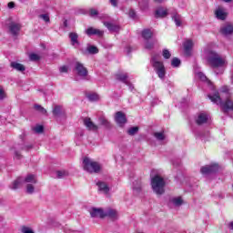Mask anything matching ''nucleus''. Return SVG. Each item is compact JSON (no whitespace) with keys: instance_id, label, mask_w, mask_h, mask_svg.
I'll return each mask as SVG.
<instances>
[{"instance_id":"nucleus-1","label":"nucleus","mask_w":233,"mask_h":233,"mask_svg":"<svg viewBox=\"0 0 233 233\" xmlns=\"http://www.w3.org/2000/svg\"><path fill=\"white\" fill-rule=\"evenodd\" d=\"M208 97L216 105H220L224 110V113L228 110H233V102L230 100V90L228 86H225L221 88L220 93L213 91Z\"/></svg>"},{"instance_id":"nucleus-2","label":"nucleus","mask_w":233,"mask_h":233,"mask_svg":"<svg viewBox=\"0 0 233 233\" xmlns=\"http://www.w3.org/2000/svg\"><path fill=\"white\" fill-rule=\"evenodd\" d=\"M207 59L208 63L213 68H220L228 65V62H227V57L222 56L221 55L218 54V52L212 50L208 51Z\"/></svg>"},{"instance_id":"nucleus-3","label":"nucleus","mask_w":233,"mask_h":233,"mask_svg":"<svg viewBox=\"0 0 233 233\" xmlns=\"http://www.w3.org/2000/svg\"><path fill=\"white\" fill-rule=\"evenodd\" d=\"M84 170L89 172V174H99L101 172L103 166L97 162L94 161L92 158L85 157L83 160Z\"/></svg>"},{"instance_id":"nucleus-4","label":"nucleus","mask_w":233,"mask_h":233,"mask_svg":"<svg viewBox=\"0 0 233 233\" xmlns=\"http://www.w3.org/2000/svg\"><path fill=\"white\" fill-rule=\"evenodd\" d=\"M165 178L159 175H156L151 178V187L157 196H162V194H165Z\"/></svg>"},{"instance_id":"nucleus-5","label":"nucleus","mask_w":233,"mask_h":233,"mask_svg":"<svg viewBox=\"0 0 233 233\" xmlns=\"http://www.w3.org/2000/svg\"><path fill=\"white\" fill-rule=\"evenodd\" d=\"M151 65L159 79H165V76H167V69H165L163 62L159 61V55L152 56Z\"/></svg>"},{"instance_id":"nucleus-6","label":"nucleus","mask_w":233,"mask_h":233,"mask_svg":"<svg viewBox=\"0 0 233 233\" xmlns=\"http://www.w3.org/2000/svg\"><path fill=\"white\" fill-rule=\"evenodd\" d=\"M75 69L76 70L77 76H79V77H82V79H85V77L88 76V70L80 62H76L75 64Z\"/></svg>"},{"instance_id":"nucleus-7","label":"nucleus","mask_w":233,"mask_h":233,"mask_svg":"<svg viewBox=\"0 0 233 233\" xmlns=\"http://www.w3.org/2000/svg\"><path fill=\"white\" fill-rule=\"evenodd\" d=\"M219 170V166L218 164H212L209 166H205L201 167L200 172L201 174H205L206 176H208V174H214Z\"/></svg>"},{"instance_id":"nucleus-8","label":"nucleus","mask_w":233,"mask_h":233,"mask_svg":"<svg viewBox=\"0 0 233 233\" xmlns=\"http://www.w3.org/2000/svg\"><path fill=\"white\" fill-rule=\"evenodd\" d=\"M115 121L118 127H125V125H127V115L121 111L116 112L115 116Z\"/></svg>"},{"instance_id":"nucleus-9","label":"nucleus","mask_w":233,"mask_h":233,"mask_svg":"<svg viewBox=\"0 0 233 233\" xmlns=\"http://www.w3.org/2000/svg\"><path fill=\"white\" fill-rule=\"evenodd\" d=\"M89 212L91 218H105V211L103 208H92Z\"/></svg>"},{"instance_id":"nucleus-10","label":"nucleus","mask_w":233,"mask_h":233,"mask_svg":"<svg viewBox=\"0 0 233 233\" xmlns=\"http://www.w3.org/2000/svg\"><path fill=\"white\" fill-rule=\"evenodd\" d=\"M25 183V178L22 177H17L13 183L9 186L11 190H17V188H21L23 184Z\"/></svg>"},{"instance_id":"nucleus-11","label":"nucleus","mask_w":233,"mask_h":233,"mask_svg":"<svg viewBox=\"0 0 233 233\" xmlns=\"http://www.w3.org/2000/svg\"><path fill=\"white\" fill-rule=\"evenodd\" d=\"M84 125L85 127H86V128H88V130L96 131L99 128L97 125L94 124V122H92V119H90L89 117L84 118Z\"/></svg>"},{"instance_id":"nucleus-12","label":"nucleus","mask_w":233,"mask_h":233,"mask_svg":"<svg viewBox=\"0 0 233 233\" xmlns=\"http://www.w3.org/2000/svg\"><path fill=\"white\" fill-rule=\"evenodd\" d=\"M220 32L223 34V35H230L233 34V25L230 24H226L220 28Z\"/></svg>"},{"instance_id":"nucleus-13","label":"nucleus","mask_w":233,"mask_h":233,"mask_svg":"<svg viewBox=\"0 0 233 233\" xmlns=\"http://www.w3.org/2000/svg\"><path fill=\"white\" fill-rule=\"evenodd\" d=\"M86 34L87 35H98V37H103V34L104 32L99 30V29H96L94 27H89L86 30Z\"/></svg>"},{"instance_id":"nucleus-14","label":"nucleus","mask_w":233,"mask_h":233,"mask_svg":"<svg viewBox=\"0 0 233 233\" xmlns=\"http://www.w3.org/2000/svg\"><path fill=\"white\" fill-rule=\"evenodd\" d=\"M9 30L13 35H17L19 34V30H21V25L12 22L9 25Z\"/></svg>"},{"instance_id":"nucleus-15","label":"nucleus","mask_w":233,"mask_h":233,"mask_svg":"<svg viewBox=\"0 0 233 233\" xmlns=\"http://www.w3.org/2000/svg\"><path fill=\"white\" fill-rule=\"evenodd\" d=\"M116 78L117 79V81H121L122 83H125V85H130V82H128V74L127 73H117L116 75Z\"/></svg>"},{"instance_id":"nucleus-16","label":"nucleus","mask_w":233,"mask_h":233,"mask_svg":"<svg viewBox=\"0 0 233 233\" xmlns=\"http://www.w3.org/2000/svg\"><path fill=\"white\" fill-rule=\"evenodd\" d=\"M193 46H194V42H192V40H187L184 43V50H185L186 56H190V52H192Z\"/></svg>"},{"instance_id":"nucleus-17","label":"nucleus","mask_w":233,"mask_h":233,"mask_svg":"<svg viewBox=\"0 0 233 233\" xmlns=\"http://www.w3.org/2000/svg\"><path fill=\"white\" fill-rule=\"evenodd\" d=\"M104 25H105V26H106V28L109 32H119V30L121 28L119 25L110 23V22H105Z\"/></svg>"},{"instance_id":"nucleus-18","label":"nucleus","mask_w":233,"mask_h":233,"mask_svg":"<svg viewBox=\"0 0 233 233\" xmlns=\"http://www.w3.org/2000/svg\"><path fill=\"white\" fill-rule=\"evenodd\" d=\"M208 121V115L206 113H200L196 120L197 125H205Z\"/></svg>"},{"instance_id":"nucleus-19","label":"nucleus","mask_w":233,"mask_h":233,"mask_svg":"<svg viewBox=\"0 0 233 233\" xmlns=\"http://www.w3.org/2000/svg\"><path fill=\"white\" fill-rule=\"evenodd\" d=\"M24 183H27V185H36L37 178L35 177V175L29 174L24 178Z\"/></svg>"},{"instance_id":"nucleus-20","label":"nucleus","mask_w":233,"mask_h":233,"mask_svg":"<svg viewBox=\"0 0 233 233\" xmlns=\"http://www.w3.org/2000/svg\"><path fill=\"white\" fill-rule=\"evenodd\" d=\"M98 122L100 125H102V127H105L106 128H112V124H110V121H108V119H106L105 116H100L98 118Z\"/></svg>"},{"instance_id":"nucleus-21","label":"nucleus","mask_w":233,"mask_h":233,"mask_svg":"<svg viewBox=\"0 0 233 233\" xmlns=\"http://www.w3.org/2000/svg\"><path fill=\"white\" fill-rule=\"evenodd\" d=\"M96 185H97L100 192H103L104 194H108V192L110 191V188L105 182H98Z\"/></svg>"},{"instance_id":"nucleus-22","label":"nucleus","mask_w":233,"mask_h":233,"mask_svg":"<svg viewBox=\"0 0 233 233\" xmlns=\"http://www.w3.org/2000/svg\"><path fill=\"white\" fill-rule=\"evenodd\" d=\"M216 17L218 19H220L221 21H225V19H227V14L225 13V11L221 8H218L216 12Z\"/></svg>"},{"instance_id":"nucleus-23","label":"nucleus","mask_w":233,"mask_h":233,"mask_svg":"<svg viewBox=\"0 0 233 233\" xmlns=\"http://www.w3.org/2000/svg\"><path fill=\"white\" fill-rule=\"evenodd\" d=\"M106 216L116 219V218H117V211L116 209H107L104 212V218H106Z\"/></svg>"},{"instance_id":"nucleus-24","label":"nucleus","mask_w":233,"mask_h":233,"mask_svg":"<svg viewBox=\"0 0 233 233\" xmlns=\"http://www.w3.org/2000/svg\"><path fill=\"white\" fill-rule=\"evenodd\" d=\"M11 66L12 68H14L15 70H17L18 72H25V70H26V68L25 67V66H23L20 63L17 62H12L11 63Z\"/></svg>"},{"instance_id":"nucleus-25","label":"nucleus","mask_w":233,"mask_h":233,"mask_svg":"<svg viewBox=\"0 0 233 233\" xmlns=\"http://www.w3.org/2000/svg\"><path fill=\"white\" fill-rule=\"evenodd\" d=\"M167 10H165L163 7H159L156 10L155 16L156 17H167Z\"/></svg>"},{"instance_id":"nucleus-26","label":"nucleus","mask_w":233,"mask_h":233,"mask_svg":"<svg viewBox=\"0 0 233 233\" xmlns=\"http://www.w3.org/2000/svg\"><path fill=\"white\" fill-rule=\"evenodd\" d=\"M170 202L173 203L175 207H181V205H183V198H181V197L173 198L170 199Z\"/></svg>"},{"instance_id":"nucleus-27","label":"nucleus","mask_w":233,"mask_h":233,"mask_svg":"<svg viewBox=\"0 0 233 233\" xmlns=\"http://www.w3.org/2000/svg\"><path fill=\"white\" fill-rule=\"evenodd\" d=\"M78 37L79 36L77 35L76 33H70L69 34V38L71 40L72 45H79V42L77 41Z\"/></svg>"},{"instance_id":"nucleus-28","label":"nucleus","mask_w":233,"mask_h":233,"mask_svg":"<svg viewBox=\"0 0 233 233\" xmlns=\"http://www.w3.org/2000/svg\"><path fill=\"white\" fill-rule=\"evenodd\" d=\"M142 37L146 40H148L152 37V31L150 29H144L142 31Z\"/></svg>"},{"instance_id":"nucleus-29","label":"nucleus","mask_w":233,"mask_h":233,"mask_svg":"<svg viewBox=\"0 0 233 233\" xmlns=\"http://www.w3.org/2000/svg\"><path fill=\"white\" fill-rule=\"evenodd\" d=\"M154 137H156V139H157V141H165V133L163 132H156L154 133Z\"/></svg>"},{"instance_id":"nucleus-30","label":"nucleus","mask_w":233,"mask_h":233,"mask_svg":"<svg viewBox=\"0 0 233 233\" xmlns=\"http://www.w3.org/2000/svg\"><path fill=\"white\" fill-rule=\"evenodd\" d=\"M157 43V40H153V41H147L145 45V48L147 50H152L154 48V45Z\"/></svg>"},{"instance_id":"nucleus-31","label":"nucleus","mask_w":233,"mask_h":233,"mask_svg":"<svg viewBox=\"0 0 233 233\" xmlns=\"http://www.w3.org/2000/svg\"><path fill=\"white\" fill-rule=\"evenodd\" d=\"M198 77L200 78V81H204L205 83H208V85H212V82L207 78V76L203 73H198Z\"/></svg>"},{"instance_id":"nucleus-32","label":"nucleus","mask_w":233,"mask_h":233,"mask_svg":"<svg viewBox=\"0 0 233 233\" xmlns=\"http://www.w3.org/2000/svg\"><path fill=\"white\" fill-rule=\"evenodd\" d=\"M67 176L68 171L66 170L56 171V177H58V179H63V177H66Z\"/></svg>"},{"instance_id":"nucleus-33","label":"nucleus","mask_w":233,"mask_h":233,"mask_svg":"<svg viewBox=\"0 0 233 233\" xmlns=\"http://www.w3.org/2000/svg\"><path fill=\"white\" fill-rule=\"evenodd\" d=\"M88 54H98L99 53V49H97V47H96L95 46H89L86 48Z\"/></svg>"},{"instance_id":"nucleus-34","label":"nucleus","mask_w":233,"mask_h":233,"mask_svg":"<svg viewBox=\"0 0 233 233\" xmlns=\"http://www.w3.org/2000/svg\"><path fill=\"white\" fill-rule=\"evenodd\" d=\"M137 132H139V127H130L129 129H127L128 136H136V134H137Z\"/></svg>"},{"instance_id":"nucleus-35","label":"nucleus","mask_w":233,"mask_h":233,"mask_svg":"<svg viewBox=\"0 0 233 233\" xmlns=\"http://www.w3.org/2000/svg\"><path fill=\"white\" fill-rule=\"evenodd\" d=\"M35 184H27L26 185V194H34L35 192V187L34 186Z\"/></svg>"},{"instance_id":"nucleus-36","label":"nucleus","mask_w":233,"mask_h":233,"mask_svg":"<svg viewBox=\"0 0 233 233\" xmlns=\"http://www.w3.org/2000/svg\"><path fill=\"white\" fill-rule=\"evenodd\" d=\"M173 21L176 23L177 26H181V23H182L181 15H175L173 16Z\"/></svg>"},{"instance_id":"nucleus-37","label":"nucleus","mask_w":233,"mask_h":233,"mask_svg":"<svg viewBox=\"0 0 233 233\" xmlns=\"http://www.w3.org/2000/svg\"><path fill=\"white\" fill-rule=\"evenodd\" d=\"M179 65H181V60H179V58L174 57L171 60V66H174L175 68H177V66H179Z\"/></svg>"},{"instance_id":"nucleus-38","label":"nucleus","mask_w":233,"mask_h":233,"mask_svg":"<svg viewBox=\"0 0 233 233\" xmlns=\"http://www.w3.org/2000/svg\"><path fill=\"white\" fill-rule=\"evenodd\" d=\"M35 110H37V112H40V114H43L44 116H46V109L39 105H35Z\"/></svg>"},{"instance_id":"nucleus-39","label":"nucleus","mask_w":233,"mask_h":233,"mask_svg":"<svg viewBox=\"0 0 233 233\" xmlns=\"http://www.w3.org/2000/svg\"><path fill=\"white\" fill-rule=\"evenodd\" d=\"M87 98L89 99V101H98L99 100V95L93 93V94H89L87 96Z\"/></svg>"},{"instance_id":"nucleus-40","label":"nucleus","mask_w":233,"mask_h":233,"mask_svg":"<svg viewBox=\"0 0 233 233\" xmlns=\"http://www.w3.org/2000/svg\"><path fill=\"white\" fill-rule=\"evenodd\" d=\"M21 232L22 233H35L32 228L26 227V226H22L21 227Z\"/></svg>"},{"instance_id":"nucleus-41","label":"nucleus","mask_w":233,"mask_h":233,"mask_svg":"<svg viewBox=\"0 0 233 233\" xmlns=\"http://www.w3.org/2000/svg\"><path fill=\"white\" fill-rule=\"evenodd\" d=\"M133 190H135L136 192H141V182L140 181H137L133 184Z\"/></svg>"},{"instance_id":"nucleus-42","label":"nucleus","mask_w":233,"mask_h":233,"mask_svg":"<svg viewBox=\"0 0 233 233\" xmlns=\"http://www.w3.org/2000/svg\"><path fill=\"white\" fill-rule=\"evenodd\" d=\"M6 97V92L5 91V88L0 86V101H3V99H5Z\"/></svg>"},{"instance_id":"nucleus-43","label":"nucleus","mask_w":233,"mask_h":233,"mask_svg":"<svg viewBox=\"0 0 233 233\" xmlns=\"http://www.w3.org/2000/svg\"><path fill=\"white\" fill-rule=\"evenodd\" d=\"M40 19H43L46 23H50V16L48 14H43L39 15Z\"/></svg>"},{"instance_id":"nucleus-44","label":"nucleus","mask_w":233,"mask_h":233,"mask_svg":"<svg viewBox=\"0 0 233 233\" xmlns=\"http://www.w3.org/2000/svg\"><path fill=\"white\" fill-rule=\"evenodd\" d=\"M29 59L30 61H39V59H41V56H39V55L37 54H31L29 56Z\"/></svg>"},{"instance_id":"nucleus-45","label":"nucleus","mask_w":233,"mask_h":233,"mask_svg":"<svg viewBox=\"0 0 233 233\" xmlns=\"http://www.w3.org/2000/svg\"><path fill=\"white\" fill-rule=\"evenodd\" d=\"M61 114V106H56L53 109L54 116H59Z\"/></svg>"},{"instance_id":"nucleus-46","label":"nucleus","mask_w":233,"mask_h":233,"mask_svg":"<svg viewBox=\"0 0 233 233\" xmlns=\"http://www.w3.org/2000/svg\"><path fill=\"white\" fill-rule=\"evenodd\" d=\"M171 56L172 55L170 54V51H168V49H164L163 50V57L165 59H170Z\"/></svg>"},{"instance_id":"nucleus-47","label":"nucleus","mask_w":233,"mask_h":233,"mask_svg":"<svg viewBox=\"0 0 233 233\" xmlns=\"http://www.w3.org/2000/svg\"><path fill=\"white\" fill-rule=\"evenodd\" d=\"M59 72H61V74H66V72H68V66H63L59 68Z\"/></svg>"},{"instance_id":"nucleus-48","label":"nucleus","mask_w":233,"mask_h":233,"mask_svg":"<svg viewBox=\"0 0 233 233\" xmlns=\"http://www.w3.org/2000/svg\"><path fill=\"white\" fill-rule=\"evenodd\" d=\"M43 130H44L43 126H36L35 127V132H36L37 134H41V132H43Z\"/></svg>"},{"instance_id":"nucleus-49","label":"nucleus","mask_w":233,"mask_h":233,"mask_svg":"<svg viewBox=\"0 0 233 233\" xmlns=\"http://www.w3.org/2000/svg\"><path fill=\"white\" fill-rule=\"evenodd\" d=\"M98 12L96 9H90L89 10V15L91 17H94V15H97Z\"/></svg>"},{"instance_id":"nucleus-50","label":"nucleus","mask_w":233,"mask_h":233,"mask_svg":"<svg viewBox=\"0 0 233 233\" xmlns=\"http://www.w3.org/2000/svg\"><path fill=\"white\" fill-rule=\"evenodd\" d=\"M34 148V146L32 144L26 145L23 147V150H32Z\"/></svg>"},{"instance_id":"nucleus-51","label":"nucleus","mask_w":233,"mask_h":233,"mask_svg":"<svg viewBox=\"0 0 233 233\" xmlns=\"http://www.w3.org/2000/svg\"><path fill=\"white\" fill-rule=\"evenodd\" d=\"M15 157L16 159H21V153H19V151H15Z\"/></svg>"},{"instance_id":"nucleus-52","label":"nucleus","mask_w":233,"mask_h":233,"mask_svg":"<svg viewBox=\"0 0 233 233\" xmlns=\"http://www.w3.org/2000/svg\"><path fill=\"white\" fill-rule=\"evenodd\" d=\"M8 8H15V3L14 2H9L8 5H7Z\"/></svg>"},{"instance_id":"nucleus-53","label":"nucleus","mask_w":233,"mask_h":233,"mask_svg":"<svg viewBox=\"0 0 233 233\" xmlns=\"http://www.w3.org/2000/svg\"><path fill=\"white\" fill-rule=\"evenodd\" d=\"M129 15H130V17L135 18L136 17V12H134V10L129 11Z\"/></svg>"},{"instance_id":"nucleus-54","label":"nucleus","mask_w":233,"mask_h":233,"mask_svg":"<svg viewBox=\"0 0 233 233\" xmlns=\"http://www.w3.org/2000/svg\"><path fill=\"white\" fill-rule=\"evenodd\" d=\"M112 6H117V0H110Z\"/></svg>"},{"instance_id":"nucleus-55","label":"nucleus","mask_w":233,"mask_h":233,"mask_svg":"<svg viewBox=\"0 0 233 233\" xmlns=\"http://www.w3.org/2000/svg\"><path fill=\"white\" fill-rule=\"evenodd\" d=\"M228 228L230 230H233V221H231L229 224H228Z\"/></svg>"},{"instance_id":"nucleus-56","label":"nucleus","mask_w":233,"mask_h":233,"mask_svg":"<svg viewBox=\"0 0 233 233\" xmlns=\"http://www.w3.org/2000/svg\"><path fill=\"white\" fill-rule=\"evenodd\" d=\"M154 3L161 4V3H165V0H154Z\"/></svg>"},{"instance_id":"nucleus-57","label":"nucleus","mask_w":233,"mask_h":233,"mask_svg":"<svg viewBox=\"0 0 233 233\" xmlns=\"http://www.w3.org/2000/svg\"><path fill=\"white\" fill-rule=\"evenodd\" d=\"M225 3H230L232 0H223Z\"/></svg>"},{"instance_id":"nucleus-58","label":"nucleus","mask_w":233,"mask_h":233,"mask_svg":"<svg viewBox=\"0 0 233 233\" xmlns=\"http://www.w3.org/2000/svg\"><path fill=\"white\" fill-rule=\"evenodd\" d=\"M65 26H66V21L64 23Z\"/></svg>"}]
</instances>
